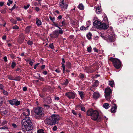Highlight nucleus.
Masks as SVG:
<instances>
[{"label": "nucleus", "instance_id": "f257e3e1", "mask_svg": "<svg viewBox=\"0 0 133 133\" xmlns=\"http://www.w3.org/2000/svg\"><path fill=\"white\" fill-rule=\"evenodd\" d=\"M32 123L29 118L26 117L22 121L21 125L22 129L24 131H29L33 129L32 127Z\"/></svg>", "mask_w": 133, "mask_h": 133}, {"label": "nucleus", "instance_id": "f03ea898", "mask_svg": "<svg viewBox=\"0 0 133 133\" xmlns=\"http://www.w3.org/2000/svg\"><path fill=\"white\" fill-rule=\"evenodd\" d=\"M87 114L89 116H91V118L94 121L97 120L100 121L101 119V117L99 115L98 112L96 110L89 109L87 112Z\"/></svg>", "mask_w": 133, "mask_h": 133}, {"label": "nucleus", "instance_id": "7ed1b4c3", "mask_svg": "<svg viewBox=\"0 0 133 133\" xmlns=\"http://www.w3.org/2000/svg\"><path fill=\"white\" fill-rule=\"evenodd\" d=\"M59 119V116L58 115H53L51 117L46 118L45 122V123L50 125H54L55 124L57 123Z\"/></svg>", "mask_w": 133, "mask_h": 133}, {"label": "nucleus", "instance_id": "20e7f679", "mask_svg": "<svg viewBox=\"0 0 133 133\" xmlns=\"http://www.w3.org/2000/svg\"><path fill=\"white\" fill-rule=\"evenodd\" d=\"M109 60L113 62L114 66L117 69H119L121 66V62L118 59L111 57Z\"/></svg>", "mask_w": 133, "mask_h": 133}, {"label": "nucleus", "instance_id": "39448f33", "mask_svg": "<svg viewBox=\"0 0 133 133\" xmlns=\"http://www.w3.org/2000/svg\"><path fill=\"white\" fill-rule=\"evenodd\" d=\"M112 91L111 89L109 88H107L105 89V98L107 100L109 101L110 99V96L111 93Z\"/></svg>", "mask_w": 133, "mask_h": 133}, {"label": "nucleus", "instance_id": "423d86ee", "mask_svg": "<svg viewBox=\"0 0 133 133\" xmlns=\"http://www.w3.org/2000/svg\"><path fill=\"white\" fill-rule=\"evenodd\" d=\"M65 95L69 99H74L75 97V94L74 92H66Z\"/></svg>", "mask_w": 133, "mask_h": 133}, {"label": "nucleus", "instance_id": "0eeeda50", "mask_svg": "<svg viewBox=\"0 0 133 133\" xmlns=\"http://www.w3.org/2000/svg\"><path fill=\"white\" fill-rule=\"evenodd\" d=\"M68 5L65 2L64 0H63L60 3L59 6L62 10H64L67 8Z\"/></svg>", "mask_w": 133, "mask_h": 133}, {"label": "nucleus", "instance_id": "6e6552de", "mask_svg": "<svg viewBox=\"0 0 133 133\" xmlns=\"http://www.w3.org/2000/svg\"><path fill=\"white\" fill-rule=\"evenodd\" d=\"M43 109L42 108L38 107L36 108L35 110V112L37 115L41 116L43 114L42 112Z\"/></svg>", "mask_w": 133, "mask_h": 133}, {"label": "nucleus", "instance_id": "1a4fd4ad", "mask_svg": "<svg viewBox=\"0 0 133 133\" xmlns=\"http://www.w3.org/2000/svg\"><path fill=\"white\" fill-rule=\"evenodd\" d=\"M115 101H112L111 104V106L112 107L111 109V112L112 113H114L116 112V110L117 108L116 105L114 103Z\"/></svg>", "mask_w": 133, "mask_h": 133}, {"label": "nucleus", "instance_id": "9d476101", "mask_svg": "<svg viewBox=\"0 0 133 133\" xmlns=\"http://www.w3.org/2000/svg\"><path fill=\"white\" fill-rule=\"evenodd\" d=\"M115 39V36L113 34H111L108 36L106 39L108 42H113Z\"/></svg>", "mask_w": 133, "mask_h": 133}, {"label": "nucleus", "instance_id": "9b49d317", "mask_svg": "<svg viewBox=\"0 0 133 133\" xmlns=\"http://www.w3.org/2000/svg\"><path fill=\"white\" fill-rule=\"evenodd\" d=\"M60 34L58 30H56L53 31L52 34H50V35H52L51 37L54 38H57L59 34Z\"/></svg>", "mask_w": 133, "mask_h": 133}, {"label": "nucleus", "instance_id": "f8f14e48", "mask_svg": "<svg viewBox=\"0 0 133 133\" xmlns=\"http://www.w3.org/2000/svg\"><path fill=\"white\" fill-rule=\"evenodd\" d=\"M101 23L98 20H95L93 22V25L98 29L99 28V27L101 25Z\"/></svg>", "mask_w": 133, "mask_h": 133}, {"label": "nucleus", "instance_id": "ddd939ff", "mask_svg": "<svg viewBox=\"0 0 133 133\" xmlns=\"http://www.w3.org/2000/svg\"><path fill=\"white\" fill-rule=\"evenodd\" d=\"M30 110L28 109L24 110L22 113L23 115L25 116H29L30 115Z\"/></svg>", "mask_w": 133, "mask_h": 133}, {"label": "nucleus", "instance_id": "4468645a", "mask_svg": "<svg viewBox=\"0 0 133 133\" xmlns=\"http://www.w3.org/2000/svg\"><path fill=\"white\" fill-rule=\"evenodd\" d=\"M108 25L107 24L105 23H101V25H100L99 27V29H107L108 27Z\"/></svg>", "mask_w": 133, "mask_h": 133}, {"label": "nucleus", "instance_id": "2eb2a0df", "mask_svg": "<svg viewBox=\"0 0 133 133\" xmlns=\"http://www.w3.org/2000/svg\"><path fill=\"white\" fill-rule=\"evenodd\" d=\"M93 98L96 99L99 97L100 94L98 92H94L93 94Z\"/></svg>", "mask_w": 133, "mask_h": 133}, {"label": "nucleus", "instance_id": "dca6fc26", "mask_svg": "<svg viewBox=\"0 0 133 133\" xmlns=\"http://www.w3.org/2000/svg\"><path fill=\"white\" fill-rule=\"evenodd\" d=\"M76 108H81V109L82 111H85V107H83V105L81 104H79L77 105L76 106Z\"/></svg>", "mask_w": 133, "mask_h": 133}, {"label": "nucleus", "instance_id": "f3484780", "mask_svg": "<svg viewBox=\"0 0 133 133\" xmlns=\"http://www.w3.org/2000/svg\"><path fill=\"white\" fill-rule=\"evenodd\" d=\"M52 25L56 27H58L59 26H61L60 22H53Z\"/></svg>", "mask_w": 133, "mask_h": 133}, {"label": "nucleus", "instance_id": "a211bd4d", "mask_svg": "<svg viewBox=\"0 0 133 133\" xmlns=\"http://www.w3.org/2000/svg\"><path fill=\"white\" fill-rule=\"evenodd\" d=\"M36 23L37 26H39L42 24L41 21L37 18H36Z\"/></svg>", "mask_w": 133, "mask_h": 133}, {"label": "nucleus", "instance_id": "6ab92c4d", "mask_svg": "<svg viewBox=\"0 0 133 133\" xmlns=\"http://www.w3.org/2000/svg\"><path fill=\"white\" fill-rule=\"evenodd\" d=\"M108 84L110 86L112 87H114V82L113 81H108Z\"/></svg>", "mask_w": 133, "mask_h": 133}, {"label": "nucleus", "instance_id": "aec40b11", "mask_svg": "<svg viewBox=\"0 0 133 133\" xmlns=\"http://www.w3.org/2000/svg\"><path fill=\"white\" fill-rule=\"evenodd\" d=\"M101 11V7H98L96 8V12L97 14H100Z\"/></svg>", "mask_w": 133, "mask_h": 133}, {"label": "nucleus", "instance_id": "412c9836", "mask_svg": "<svg viewBox=\"0 0 133 133\" xmlns=\"http://www.w3.org/2000/svg\"><path fill=\"white\" fill-rule=\"evenodd\" d=\"M69 83V81L67 79H66L65 80L63 83L62 84L64 87H66L68 85Z\"/></svg>", "mask_w": 133, "mask_h": 133}, {"label": "nucleus", "instance_id": "4be33fe9", "mask_svg": "<svg viewBox=\"0 0 133 133\" xmlns=\"http://www.w3.org/2000/svg\"><path fill=\"white\" fill-rule=\"evenodd\" d=\"M16 99H13L12 100H10L9 101L11 105H15Z\"/></svg>", "mask_w": 133, "mask_h": 133}, {"label": "nucleus", "instance_id": "5701e85b", "mask_svg": "<svg viewBox=\"0 0 133 133\" xmlns=\"http://www.w3.org/2000/svg\"><path fill=\"white\" fill-rule=\"evenodd\" d=\"M99 84V82L97 80H96L92 85L93 87H97Z\"/></svg>", "mask_w": 133, "mask_h": 133}, {"label": "nucleus", "instance_id": "b1692460", "mask_svg": "<svg viewBox=\"0 0 133 133\" xmlns=\"http://www.w3.org/2000/svg\"><path fill=\"white\" fill-rule=\"evenodd\" d=\"M103 107L106 109H108L109 108L110 106L109 104L108 103H105L103 105Z\"/></svg>", "mask_w": 133, "mask_h": 133}, {"label": "nucleus", "instance_id": "393cba45", "mask_svg": "<svg viewBox=\"0 0 133 133\" xmlns=\"http://www.w3.org/2000/svg\"><path fill=\"white\" fill-rule=\"evenodd\" d=\"M78 94L80 96L81 99H82L84 97V94L83 92L82 91H78Z\"/></svg>", "mask_w": 133, "mask_h": 133}, {"label": "nucleus", "instance_id": "a878e982", "mask_svg": "<svg viewBox=\"0 0 133 133\" xmlns=\"http://www.w3.org/2000/svg\"><path fill=\"white\" fill-rule=\"evenodd\" d=\"M78 7L79 9L81 10H82L84 9V6L82 4H80Z\"/></svg>", "mask_w": 133, "mask_h": 133}, {"label": "nucleus", "instance_id": "bb28decb", "mask_svg": "<svg viewBox=\"0 0 133 133\" xmlns=\"http://www.w3.org/2000/svg\"><path fill=\"white\" fill-rule=\"evenodd\" d=\"M92 35L91 33L90 32H89L87 34V37L89 39H90L91 38Z\"/></svg>", "mask_w": 133, "mask_h": 133}, {"label": "nucleus", "instance_id": "cd10ccee", "mask_svg": "<svg viewBox=\"0 0 133 133\" xmlns=\"http://www.w3.org/2000/svg\"><path fill=\"white\" fill-rule=\"evenodd\" d=\"M21 102L19 101H18L17 99H16L15 103V105L16 106H17L19 105Z\"/></svg>", "mask_w": 133, "mask_h": 133}, {"label": "nucleus", "instance_id": "c85d7f7f", "mask_svg": "<svg viewBox=\"0 0 133 133\" xmlns=\"http://www.w3.org/2000/svg\"><path fill=\"white\" fill-rule=\"evenodd\" d=\"M59 29L58 30V31H59V33H60V34H62L63 33V30H62L61 28L60 27V26H58V27H57Z\"/></svg>", "mask_w": 133, "mask_h": 133}, {"label": "nucleus", "instance_id": "c756f323", "mask_svg": "<svg viewBox=\"0 0 133 133\" xmlns=\"http://www.w3.org/2000/svg\"><path fill=\"white\" fill-rule=\"evenodd\" d=\"M30 26H28L25 29V31L26 33H28L29 32Z\"/></svg>", "mask_w": 133, "mask_h": 133}, {"label": "nucleus", "instance_id": "7c9ffc66", "mask_svg": "<svg viewBox=\"0 0 133 133\" xmlns=\"http://www.w3.org/2000/svg\"><path fill=\"white\" fill-rule=\"evenodd\" d=\"M21 80V77L19 76L16 77L15 78H14V81H19Z\"/></svg>", "mask_w": 133, "mask_h": 133}, {"label": "nucleus", "instance_id": "2f4dec72", "mask_svg": "<svg viewBox=\"0 0 133 133\" xmlns=\"http://www.w3.org/2000/svg\"><path fill=\"white\" fill-rule=\"evenodd\" d=\"M10 21L12 23H13L14 24H17V21L13 18L11 19Z\"/></svg>", "mask_w": 133, "mask_h": 133}, {"label": "nucleus", "instance_id": "473e14b6", "mask_svg": "<svg viewBox=\"0 0 133 133\" xmlns=\"http://www.w3.org/2000/svg\"><path fill=\"white\" fill-rule=\"evenodd\" d=\"M88 29V28L87 27H85L84 26H82L80 28V29L82 30H87Z\"/></svg>", "mask_w": 133, "mask_h": 133}, {"label": "nucleus", "instance_id": "72a5a7b5", "mask_svg": "<svg viewBox=\"0 0 133 133\" xmlns=\"http://www.w3.org/2000/svg\"><path fill=\"white\" fill-rule=\"evenodd\" d=\"M13 1L11 0H8V2H7V4L8 6H10V5L12 4Z\"/></svg>", "mask_w": 133, "mask_h": 133}, {"label": "nucleus", "instance_id": "f704fd0d", "mask_svg": "<svg viewBox=\"0 0 133 133\" xmlns=\"http://www.w3.org/2000/svg\"><path fill=\"white\" fill-rule=\"evenodd\" d=\"M3 93L4 95L6 96L8 95V92L4 90H3Z\"/></svg>", "mask_w": 133, "mask_h": 133}, {"label": "nucleus", "instance_id": "c9c22d12", "mask_svg": "<svg viewBox=\"0 0 133 133\" xmlns=\"http://www.w3.org/2000/svg\"><path fill=\"white\" fill-rule=\"evenodd\" d=\"M85 76L82 73H80L79 76V77L80 78H84Z\"/></svg>", "mask_w": 133, "mask_h": 133}, {"label": "nucleus", "instance_id": "e433bc0d", "mask_svg": "<svg viewBox=\"0 0 133 133\" xmlns=\"http://www.w3.org/2000/svg\"><path fill=\"white\" fill-rule=\"evenodd\" d=\"M16 65V63L15 62H12L11 66L12 68H14Z\"/></svg>", "mask_w": 133, "mask_h": 133}, {"label": "nucleus", "instance_id": "4c0bfd02", "mask_svg": "<svg viewBox=\"0 0 133 133\" xmlns=\"http://www.w3.org/2000/svg\"><path fill=\"white\" fill-rule=\"evenodd\" d=\"M8 78L10 80H14V78L11 75L8 76Z\"/></svg>", "mask_w": 133, "mask_h": 133}, {"label": "nucleus", "instance_id": "58836bf2", "mask_svg": "<svg viewBox=\"0 0 133 133\" xmlns=\"http://www.w3.org/2000/svg\"><path fill=\"white\" fill-rule=\"evenodd\" d=\"M91 22L90 21H88L87 22V27L88 28L89 26L91 25Z\"/></svg>", "mask_w": 133, "mask_h": 133}, {"label": "nucleus", "instance_id": "ea45409f", "mask_svg": "<svg viewBox=\"0 0 133 133\" xmlns=\"http://www.w3.org/2000/svg\"><path fill=\"white\" fill-rule=\"evenodd\" d=\"M0 129H4L5 130V129H8V127L6 126L5 125L3 127H1L0 128Z\"/></svg>", "mask_w": 133, "mask_h": 133}, {"label": "nucleus", "instance_id": "a19ab883", "mask_svg": "<svg viewBox=\"0 0 133 133\" xmlns=\"http://www.w3.org/2000/svg\"><path fill=\"white\" fill-rule=\"evenodd\" d=\"M12 126L14 128L16 129L17 128V125L15 123H13Z\"/></svg>", "mask_w": 133, "mask_h": 133}, {"label": "nucleus", "instance_id": "79ce46f5", "mask_svg": "<svg viewBox=\"0 0 133 133\" xmlns=\"http://www.w3.org/2000/svg\"><path fill=\"white\" fill-rule=\"evenodd\" d=\"M27 43L29 45H31L32 44L33 42L32 41L29 40L28 41Z\"/></svg>", "mask_w": 133, "mask_h": 133}, {"label": "nucleus", "instance_id": "37998d69", "mask_svg": "<svg viewBox=\"0 0 133 133\" xmlns=\"http://www.w3.org/2000/svg\"><path fill=\"white\" fill-rule=\"evenodd\" d=\"M23 39H21L19 38L18 40V43L20 44H21L23 42Z\"/></svg>", "mask_w": 133, "mask_h": 133}, {"label": "nucleus", "instance_id": "c03bdc74", "mask_svg": "<svg viewBox=\"0 0 133 133\" xmlns=\"http://www.w3.org/2000/svg\"><path fill=\"white\" fill-rule=\"evenodd\" d=\"M49 18L53 22H54V21L55 20V18L54 17H52L51 16H50Z\"/></svg>", "mask_w": 133, "mask_h": 133}, {"label": "nucleus", "instance_id": "a18cd8bd", "mask_svg": "<svg viewBox=\"0 0 133 133\" xmlns=\"http://www.w3.org/2000/svg\"><path fill=\"white\" fill-rule=\"evenodd\" d=\"M65 61L64 59L63 58L62 59V66H65Z\"/></svg>", "mask_w": 133, "mask_h": 133}, {"label": "nucleus", "instance_id": "49530a36", "mask_svg": "<svg viewBox=\"0 0 133 133\" xmlns=\"http://www.w3.org/2000/svg\"><path fill=\"white\" fill-rule=\"evenodd\" d=\"M12 29H19V27L17 26L16 25L12 27Z\"/></svg>", "mask_w": 133, "mask_h": 133}, {"label": "nucleus", "instance_id": "de8ad7c7", "mask_svg": "<svg viewBox=\"0 0 133 133\" xmlns=\"http://www.w3.org/2000/svg\"><path fill=\"white\" fill-rule=\"evenodd\" d=\"M100 36L102 37L103 38H104L105 39H106L107 37H105L104 34H100Z\"/></svg>", "mask_w": 133, "mask_h": 133}, {"label": "nucleus", "instance_id": "09e8293b", "mask_svg": "<svg viewBox=\"0 0 133 133\" xmlns=\"http://www.w3.org/2000/svg\"><path fill=\"white\" fill-rule=\"evenodd\" d=\"M95 87H93L92 86H92L90 88V89L92 91H94L95 90Z\"/></svg>", "mask_w": 133, "mask_h": 133}, {"label": "nucleus", "instance_id": "8fccbe9b", "mask_svg": "<svg viewBox=\"0 0 133 133\" xmlns=\"http://www.w3.org/2000/svg\"><path fill=\"white\" fill-rule=\"evenodd\" d=\"M29 6L30 5L28 4L26 6H24V9H25V10H26L29 8Z\"/></svg>", "mask_w": 133, "mask_h": 133}, {"label": "nucleus", "instance_id": "3c124183", "mask_svg": "<svg viewBox=\"0 0 133 133\" xmlns=\"http://www.w3.org/2000/svg\"><path fill=\"white\" fill-rule=\"evenodd\" d=\"M91 46H90L87 48V50L88 52H91Z\"/></svg>", "mask_w": 133, "mask_h": 133}, {"label": "nucleus", "instance_id": "603ef678", "mask_svg": "<svg viewBox=\"0 0 133 133\" xmlns=\"http://www.w3.org/2000/svg\"><path fill=\"white\" fill-rule=\"evenodd\" d=\"M62 25H61V27H62L65 25V22L64 20H63L62 22Z\"/></svg>", "mask_w": 133, "mask_h": 133}, {"label": "nucleus", "instance_id": "864d4df0", "mask_svg": "<svg viewBox=\"0 0 133 133\" xmlns=\"http://www.w3.org/2000/svg\"><path fill=\"white\" fill-rule=\"evenodd\" d=\"M49 46L52 49H53L54 48V46L52 43L50 44Z\"/></svg>", "mask_w": 133, "mask_h": 133}, {"label": "nucleus", "instance_id": "5fc2aeb1", "mask_svg": "<svg viewBox=\"0 0 133 133\" xmlns=\"http://www.w3.org/2000/svg\"><path fill=\"white\" fill-rule=\"evenodd\" d=\"M16 19H17V21H21L22 20V18H20L19 17H16Z\"/></svg>", "mask_w": 133, "mask_h": 133}, {"label": "nucleus", "instance_id": "6e6d98bb", "mask_svg": "<svg viewBox=\"0 0 133 133\" xmlns=\"http://www.w3.org/2000/svg\"><path fill=\"white\" fill-rule=\"evenodd\" d=\"M72 112L75 115H76L77 114L76 111L74 110H72Z\"/></svg>", "mask_w": 133, "mask_h": 133}, {"label": "nucleus", "instance_id": "4d7b16f0", "mask_svg": "<svg viewBox=\"0 0 133 133\" xmlns=\"http://www.w3.org/2000/svg\"><path fill=\"white\" fill-rule=\"evenodd\" d=\"M7 112L8 111H7L5 110L4 111H3L2 113L4 115H5L7 113Z\"/></svg>", "mask_w": 133, "mask_h": 133}, {"label": "nucleus", "instance_id": "13d9d810", "mask_svg": "<svg viewBox=\"0 0 133 133\" xmlns=\"http://www.w3.org/2000/svg\"><path fill=\"white\" fill-rule=\"evenodd\" d=\"M28 61H29V64L30 65H31V66H32L33 63V62H32V61H29V60H28Z\"/></svg>", "mask_w": 133, "mask_h": 133}, {"label": "nucleus", "instance_id": "bf43d9fd", "mask_svg": "<svg viewBox=\"0 0 133 133\" xmlns=\"http://www.w3.org/2000/svg\"><path fill=\"white\" fill-rule=\"evenodd\" d=\"M16 6L15 4L14 5L12 8L11 9V10L12 11L14 10L16 8Z\"/></svg>", "mask_w": 133, "mask_h": 133}, {"label": "nucleus", "instance_id": "052dcab7", "mask_svg": "<svg viewBox=\"0 0 133 133\" xmlns=\"http://www.w3.org/2000/svg\"><path fill=\"white\" fill-rule=\"evenodd\" d=\"M3 59L5 62H7L8 61L7 57L6 56L3 57Z\"/></svg>", "mask_w": 133, "mask_h": 133}, {"label": "nucleus", "instance_id": "680f3d73", "mask_svg": "<svg viewBox=\"0 0 133 133\" xmlns=\"http://www.w3.org/2000/svg\"><path fill=\"white\" fill-rule=\"evenodd\" d=\"M4 3L3 2H0V6H2L4 4Z\"/></svg>", "mask_w": 133, "mask_h": 133}, {"label": "nucleus", "instance_id": "e2e57ef3", "mask_svg": "<svg viewBox=\"0 0 133 133\" xmlns=\"http://www.w3.org/2000/svg\"><path fill=\"white\" fill-rule=\"evenodd\" d=\"M23 90L24 91H27V88L26 87H24L23 88Z\"/></svg>", "mask_w": 133, "mask_h": 133}, {"label": "nucleus", "instance_id": "0e129e2a", "mask_svg": "<svg viewBox=\"0 0 133 133\" xmlns=\"http://www.w3.org/2000/svg\"><path fill=\"white\" fill-rule=\"evenodd\" d=\"M35 9L37 11H38L39 10V9L38 7H36L35 8Z\"/></svg>", "mask_w": 133, "mask_h": 133}, {"label": "nucleus", "instance_id": "69168bd1", "mask_svg": "<svg viewBox=\"0 0 133 133\" xmlns=\"http://www.w3.org/2000/svg\"><path fill=\"white\" fill-rule=\"evenodd\" d=\"M53 129V130L56 131L57 129V127L56 126H54Z\"/></svg>", "mask_w": 133, "mask_h": 133}, {"label": "nucleus", "instance_id": "338daca9", "mask_svg": "<svg viewBox=\"0 0 133 133\" xmlns=\"http://www.w3.org/2000/svg\"><path fill=\"white\" fill-rule=\"evenodd\" d=\"M59 99V98L58 97H55V100H58Z\"/></svg>", "mask_w": 133, "mask_h": 133}, {"label": "nucleus", "instance_id": "774afa93", "mask_svg": "<svg viewBox=\"0 0 133 133\" xmlns=\"http://www.w3.org/2000/svg\"><path fill=\"white\" fill-rule=\"evenodd\" d=\"M3 88V85L2 84H0V89H2Z\"/></svg>", "mask_w": 133, "mask_h": 133}]
</instances>
